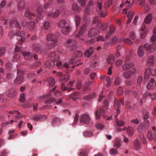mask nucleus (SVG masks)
Masks as SVG:
<instances>
[{
    "mask_svg": "<svg viewBox=\"0 0 156 156\" xmlns=\"http://www.w3.org/2000/svg\"><path fill=\"white\" fill-rule=\"evenodd\" d=\"M42 11V7L41 6H39L37 9V15L36 17L35 14L31 12L28 9L26 8L24 14L26 17L30 19H35L36 22L38 23V21L37 20V19H41L43 17V15L41 13Z\"/></svg>",
    "mask_w": 156,
    "mask_h": 156,
    "instance_id": "f257e3e1",
    "label": "nucleus"
},
{
    "mask_svg": "<svg viewBox=\"0 0 156 156\" xmlns=\"http://www.w3.org/2000/svg\"><path fill=\"white\" fill-rule=\"evenodd\" d=\"M47 39L48 41L51 42V43H48L47 44V47L49 49L53 47L57 43V37L54 34H49L47 36Z\"/></svg>",
    "mask_w": 156,
    "mask_h": 156,
    "instance_id": "f03ea898",
    "label": "nucleus"
},
{
    "mask_svg": "<svg viewBox=\"0 0 156 156\" xmlns=\"http://www.w3.org/2000/svg\"><path fill=\"white\" fill-rule=\"evenodd\" d=\"M65 45L67 47H69L72 51L76 50L77 47L76 42L75 39H68L65 43Z\"/></svg>",
    "mask_w": 156,
    "mask_h": 156,
    "instance_id": "7ed1b4c3",
    "label": "nucleus"
},
{
    "mask_svg": "<svg viewBox=\"0 0 156 156\" xmlns=\"http://www.w3.org/2000/svg\"><path fill=\"white\" fill-rule=\"evenodd\" d=\"M44 99H46V101L45 102V104H50L55 101L54 98H51V94L50 93L41 96L39 98V99L41 101H43Z\"/></svg>",
    "mask_w": 156,
    "mask_h": 156,
    "instance_id": "20e7f679",
    "label": "nucleus"
},
{
    "mask_svg": "<svg viewBox=\"0 0 156 156\" xmlns=\"http://www.w3.org/2000/svg\"><path fill=\"white\" fill-rule=\"evenodd\" d=\"M153 132L152 133L151 130H149L147 133V137L150 140H154L156 142V128L153 126L152 127Z\"/></svg>",
    "mask_w": 156,
    "mask_h": 156,
    "instance_id": "39448f33",
    "label": "nucleus"
},
{
    "mask_svg": "<svg viewBox=\"0 0 156 156\" xmlns=\"http://www.w3.org/2000/svg\"><path fill=\"white\" fill-rule=\"evenodd\" d=\"M144 48L149 53L154 51L156 49V44L154 43L150 44L148 43H145L143 46Z\"/></svg>",
    "mask_w": 156,
    "mask_h": 156,
    "instance_id": "423d86ee",
    "label": "nucleus"
},
{
    "mask_svg": "<svg viewBox=\"0 0 156 156\" xmlns=\"http://www.w3.org/2000/svg\"><path fill=\"white\" fill-rule=\"evenodd\" d=\"M136 71V69L135 68H133L131 70H126L123 73V76L126 79H129L135 73Z\"/></svg>",
    "mask_w": 156,
    "mask_h": 156,
    "instance_id": "0eeeda50",
    "label": "nucleus"
},
{
    "mask_svg": "<svg viewBox=\"0 0 156 156\" xmlns=\"http://www.w3.org/2000/svg\"><path fill=\"white\" fill-rule=\"evenodd\" d=\"M151 72L152 76H156V69H153L151 70V68H148L146 70L145 72L144 79H147L148 78Z\"/></svg>",
    "mask_w": 156,
    "mask_h": 156,
    "instance_id": "6e6552de",
    "label": "nucleus"
},
{
    "mask_svg": "<svg viewBox=\"0 0 156 156\" xmlns=\"http://www.w3.org/2000/svg\"><path fill=\"white\" fill-rule=\"evenodd\" d=\"M121 103L122 105H124V100L123 99H121L119 100L117 99H115L114 107L115 109H116V112L118 114L120 113V111L118 108L120 107Z\"/></svg>",
    "mask_w": 156,
    "mask_h": 156,
    "instance_id": "1a4fd4ad",
    "label": "nucleus"
},
{
    "mask_svg": "<svg viewBox=\"0 0 156 156\" xmlns=\"http://www.w3.org/2000/svg\"><path fill=\"white\" fill-rule=\"evenodd\" d=\"M90 120V118L88 114H83L80 117V121L81 123L84 122L85 124H88Z\"/></svg>",
    "mask_w": 156,
    "mask_h": 156,
    "instance_id": "9d476101",
    "label": "nucleus"
},
{
    "mask_svg": "<svg viewBox=\"0 0 156 156\" xmlns=\"http://www.w3.org/2000/svg\"><path fill=\"white\" fill-rule=\"evenodd\" d=\"M75 83V81H73L69 82V83L67 84V87H66L64 83H62L61 85V89L63 91L67 90L69 92L70 90H73L74 88H71V87L73 86V85Z\"/></svg>",
    "mask_w": 156,
    "mask_h": 156,
    "instance_id": "9b49d317",
    "label": "nucleus"
},
{
    "mask_svg": "<svg viewBox=\"0 0 156 156\" xmlns=\"http://www.w3.org/2000/svg\"><path fill=\"white\" fill-rule=\"evenodd\" d=\"M32 48L34 51L38 53L42 52L44 50L43 47L40 44L37 43L33 44Z\"/></svg>",
    "mask_w": 156,
    "mask_h": 156,
    "instance_id": "f8f14e48",
    "label": "nucleus"
},
{
    "mask_svg": "<svg viewBox=\"0 0 156 156\" xmlns=\"http://www.w3.org/2000/svg\"><path fill=\"white\" fill-rule=\"evenodd\" d=\"M16 35L20 37L18 41L20 44H21L25 41V38L24 37L25 34L23 32L17 31L16 33Z\"/></svg>",
    "mask_w": 156,
    "mask_h": 156,
    "instance_id": "ddd939ff",
    "label": "nucleus"
},
{
    "mask_svg": "<svg viewBox=\"0 0 156 156\" xmlns=\"http://www.w3.org/2000/svg\"><path fill=\"white\" fill-rule=\"evenodd\" d=\"M10 25L12 27H19L20 29L21 27L20 26V24L16 18H13L11 19L9 22Z\"/></svg>",
    "mask_w": 156,
    "mask_h": 156,
    "instance_id": "4468645a",
    "label": "nucleus"
},
{
    "mask_svg": "<svg viewBox=\"0 0 156 156\" xmlns=\"http://www.w3.org/2000/svg\"><path fill=\"white\" fill-rule=\"evenodd\" d=\"M99 31L95 28H92L90 29L88 33V36L90 37L95 36L99 34Z\"/></svg>",
    "mask_w": 156,
    "mask_h": 156,
    "instance_id": "2eb2a0df",
    "label": "nucleus"
},
{
    "mask_svg": "<svg viewBox=\"0 0 156 156\" xmlns=\"http://www.w3.org/2000/svg\"><path fill=\"white\" fill-rule=\"evenodd\" d=\"M46 116L42 114H38L35 115L33 117L29 118L30 120H34L36 121H39L42 120L46 119Z\"/></svg>",
    "mask_w": 156,
    "mask_h": 156,
    "instance_id": "dca6fc26",
    "label": "nucleus"
},
{
    "mask_svg": "<svg viewBox=\"0 0 156 156\" xmlns=\"http://www.w3.org/2000/svg\"><path fill=\"white\" fill-rule=\"evenodd\" d=\"M148 125H146L145 123H141L138 126L137 130L140 132H142L148 129Z\"/></svg>",
    "mask_w": 156,
    "mask_h": 156,
    "instance_id": "f3484780",
    "label": "nucleus"
},
{
    "mask_svg": "<svg viewBox=\"0 0 156 156\" xmlns=\"http://www.w3.org/2000/svg\"><path fill=\"white\" fill-rule=\"evenodd\" d=\"M108 25V23H106L105 24H103L101 22L98 23L97 27L102 31H105L107 29Z\"/></svg>",
    "mask_w": 156,
    "mask_h": 156,
    "instance_id": "a211bd4d",
    "label": "nucleus"
},
{
    "mask_svg": "<svg viewBox=\"0 0 156 156\" xmlns=\"http://www.w3.org/2000/svg\"><path fill=\"white\" fill-rule=\"evenodd\" d=\"M134 64L132 63H126L122 66V69L124 70H131L134 66Z\"/></svg>",
    "mask_w": 156,
    "mask_h": 156,
    "instance_id": "6ab92c4d",
    "label": "nucleus"
},
{
    "mask_svg": "<svg viewBox=\"0 0 156 156\" xmlns=\"http://www.w3.org/2000/svg\"><path fill=\"white\" fill-rule=\"evenodd\" d=\"M105 112V110L103 108L97 110L95 112V116L96 119H100L101 115H103Z\"/></svg>",
    "mask_w": 156,
    "mask_h": 156,
    "instance_id": "aec40b11",
    "label": "nucleus"
},
{
    "mask_svg": "<svg viewBox=\"0 0 156 156\" xmlns=\"http://www.w3.org/2000/svg\"><path fill=\"white\" fill-rule=\"evenodd\" d=\"M59 12V10L57 9L53 13L48 12L46 14L49 17H51L52 18H55L57 17L58 16Z\"/></svg>",
    "mask_w": 156,
    "mask_h": 156,
    "instance_id": "412c9836",
    "label": "nucleus"
},
{
    "mask_svg": "<svg viewBox=\"0 0 156 156\" xmlns=\"http://www.w3.org/2000/svg\"><path fill=\"white\" fill-rule=\"evenodd\" d=\"M22 54L26 60H30L32 58V56L29 52L23 51Z\"/></svg>",
    "mask_w": 156,
    "mask_h": 156,
    "instance_id": "4be33fe9",
    "label": "nucleus"
},
{
    "mask_svg": "<svg viewBox=\"0 0 156 156\" xmlns=\"http://www.w3.org/2000/svg\"><path fill=\"white\" fill-rule=\"evenodd\" d=\"M24 78L23 76L21 75L18 76L15 79L14 83L15 84H20L23 81Z\"/></svg>",
    "mask_w": 156,
    "mask_h": 156,
    "instance_id": "5701e85b",
    "label": "nucleus"
},
{
    "mask_svg": "<svg viewBox=\"0 0 156 156\" xmlns=\"http://www.w3.org/2000/svg\"><path fill=\"white\" fill-rule=\"evenodd\" d=\"M55 64V61L54 60H49L46 62L45 63V65L46 67L51 68Z\"/></svg>",
    "mask_w": 156,
    "mask_h": 156,
    "instance_id": "b1692460",
    "label": "nucleus"
},
{
    "mask_svg": "<svg viewBox=\"0 0 156 156\" xmlns=\"http://www.w3.org/2000/svg\"><path fill=\"white\" fill-rule=\"evenodd\" d=\"M113 143L114 147L116 148H119L122 144V141L117 138L114 140Z\"/></svg>",
    "mask_w": 156,
    "mask_h": 156,
    "instance_id": "393cba45",
    "label": "nucleus"
},
{
    "mask_svg": "<svg viewBox=\"0 0 156 156\" xmlns=\"http://www.w3.org/2000/svg\"><path fill=\"white\" fill-rule=\"evenodd\" d=\"M154 79L151 78L150 80V82L147 85V88L148 89L151 90L154 88Z\"/></svg>",
    "mask_w": 156,
    "mask_h": 156,
    "instance_id": "a878e982",
    "label": "nucleus"
},
{
    "mask_svg": "<svg viewBox=\"0 0 156 156\" xmlns=\"http://www.w3.org/2000/svg\"><path fill=\"white\" fill-rule=\"evenodd\" d=\"M134 12H132L130 11L128 12V14L127 17H128V19L126 22V24H129L131 22L133 18V17L134 15Z\"/></svg>",
    "mask_w": 156,
    "mask_h": 156,
    "instance_id": "bb28decb",
    "label": "nucleus"
},
{
    "mask_svg": "<svg viewBox=\"0 0 156 156\" xmlns=\"http://www.w3.org/2000/svg\"><path fill=\"white\" fill-rule=\"evenodd\" d=\"M86 26L85 24H84L81 27L80 31L78 34L76 36V37H78L82 35L84 33V31L86 30Z\"/></svg>",
    "mask_w": 156,
    "mask_h": 156,
    "instance_id": "cd10ccee",
    "label": "nucleus"
},
{
    "mask_svg": "<svg viewBox=\"0 0 156 156\" xmlns=\"http://www.w3.org/2000/svg\"><path fill=\"white\" fill-rule=\"evenodd\" d=\"M154 57L151 56L148 58L147 61V65L149 66H152L154 63Z\"/></svg>",
    "mask_w": 156,
    "mask_h": 156,
    "instance_id": "c85d7f7f",
    "label": "nucleus"
},
{
    "mask_svg": "<svg viewBox=\"0 0 156 156\" xmlns=\"http://www.w3.org/2000/svg\"><path fill=\"white\" fill-rule=\"evenodd\" d=\"M115 58L113 55H110L107 59L108 63L109 64H112L115 62Z\"/></svg>",
    "mask_w": 156,
    "mask_h": 156,
    "instance_id": "c756f323",
    "label": "nucleus"
},
{
    "mask_svg": "<svg viewBox=\"0 0 156 156\" xmlns=\"http://www.w3.org/2000/svg\"><path fill=\"white\" fill-rule=\"evenodd\" d=\"M66 24V20L62 19L57 23V25L58 27L62 28L65 27Z\"/></svg>",
    "mask_w": 156,
    "mask_h": 156,
    "instance_id": "7c9ffc66",
    "label": "nucleus"
},
{
    "mask_svg": "<svg viewBox=\"0 0 156 156\" xmlns=\"http://www.w3.org/2000/svg\"><path fill=\"white\" fill-rule=\"evenodd\" d=\"M126 132L128 135L131 136L133 134L134 129L132 127L129 126L127 127Z\"/></svg>",
    "mask_w": 156,
    "mask_h": 156,
    "instance_id": "2f4dec72",
    "label": "nucleus"
},
{
    "mask_svg": "<svg viewBox=\"0 0 156 156\" xmlns=\"http://www.w3.org/2000/svg\"><path fill=\"white\" fill-rule=\"evenodd\" d=\"M61 123V119L58 117H55L52 120V124L53 125L60 124Z\"/></svg>",
    "mask_w": 156,
    "mask_h": 156,
    "instance_id": "473e14b6",
    "label": "nucleus"
},
{
    "mask_svg": "<svg viewBox=\"0 0 156 156\" xmlns=\"http://www.w3.org/2000/svg\"><path fill=\"white\" fill-rule=\"evenodd\" d=\"M28 23L27 27L30 30H33L35 29L36 26V23L34 21L29 22Z\"/></svg>",
    "mask_w": 156,
    "mask_h": 156,
    "instance_id": "72a5a7b5",
    "label": "nucleus"
},
{
    "mask_svg": "<svg viewBox=\"0 0 156 156\" xmlns=\"http://www.w3.org/2000/svg\"><path fill=\"white\" fill-rule=\"evenodd\" d=\"M152 18V15L151 14H149L146 17L145 19L144 23L147 24L150 23L151 21Z\"/></svg>",
    "mask_w": 156,
    "mask_h": 156,
    "instance_id": "f704fd0d",
    "label": "nucleus"
},
{
    "mask_svg": "<svg viewBox=\"0 0 156 156\" xmlns=\"http://www.w3.org/2000/svg\"><path fill=\"white\" fill-rule=\"evenodd\" d=\"M101 80L105 79L107 82L106 86L107 87H110L111 84V81L110 78L108 76H101L100 78Z\"/></svg>",
    "mask_w": 156,
    "mask_h": 156,
    "instance_id": "c9c22d12",
    "label": "nucleus"
},
{
    "mask_svg": "<svg viewBox=\"0 0 156 156\" xmlns=\"http://www.w3.org/2000/svg\"><path fill=\"white\" fill-rule=\"evenodd\" d=\"M69 79V76L68 75H65L62 76L60 78V81L61 82V84L64 83V82L68 81Z\"/></svg>",
    "mask_w": 156,
    "mask_h": 156,
    "instance_id": "e433bc0d",
    "label": "nucleus"
},
{
    "mask_svg": "<svg viewBox=\"0 0 156 156\" xmlns=\"http://www.w3.org/2000/svg\"><path fill=\"white\" fill-rule=\"evenodd\" d=\"M94 49L92 47H90L85 52V55L87 57H89L93 53Z\"/></svg>",
    "mask_w": 156,
    "mask_h": 156,
    "instance_id": "4c0bfd02",
    "label": "nucleus"
},
{
    "mask_svg": "<svg viewBox=\"0 0 156 156\" xmlns=\"http://www.w3.org/2000/svg\"><path fill=\"white\" fill-rule=\"evenodd\" d=\"M93 83V82L89 81L85 83L84 84L83 88V92L86 91V90L88 89V87L91 84Z\"/></svg>",
    "mask_w": 156,
    "mask_h": 156,
    "instance_id": "58836bf2",
    "label": "nucleus"
},
{
    "mask_svg": "<svg viewBox=\"0 0 156 156\" xmlns=\"http://www.w3.org/2000/svg\"><path fill=\"white\" fill-rule=\"evenodd\" d=\"M137 54L139 57H142L144 54V51L142 45H141L138 50Z\"/></svg>",
    "mask_w": 156,
    "mask_h": 156,
    "instance_id": "ea45409f",
    "label": "nucleus"
},
{
    "mask_svg": "<svg viewBox=\"0 0 156 156\" xmlns=\"http://www.w3.org/2000/svg\"><path fill=\"white\" fill-rule=\"evenodd\" d=\"M79 93L77 92H75L70 95V97L72 98L73 101H76L78 99V96Z\"/></svg>",
    "mask_w": 156,
    "mask_h": 156,
    "instance_id": "a19ab883",
    "label": "nucleus"
},
{
    "mask_svg": "<svg viewBox=\"0 0 156 156\" xmlns=\"http://www.w3.org/2000/svg\"><path fill=\"white\" fill-rule=\"evenodd\" d=\"M119 41L120 42L123 41L124 43L129 44H131L133 43V41L130 40L129 38H120L119 39Z\"/></svg>",
    "mask_w": 156,
    "mask_h": 156,
    "instance_id": "79ce46f5",
    "label": "nucleus"
},
{
    "mask_svg": "<svg viewBox=\"0 0 156 156\" xmlns=\"http://www.w3.org/2000/svg\"><path fill=\"white\" fill-rule=\"evenodd\" d=\"M69 31V27L68 26H66V27H63L62 28V32L63 34L67 35Z\"/></svg>",
    "mask_w": 156,
    "mask_h": 156,
    "instance_id": "37998d69",
    "label": "nucleus"
},
{
    "mask_svg": "<svg viewBox=\"0 0 156 156\" xmlns=\"http://www.w3.org/2000/svg\"><path fill=\"white\" fill-rule=\"evenodd\" d=\"M140 141L138 139H136L134 142V146L136 150H138L140 147Z\"/></svg>",
    "mask_w": 156,
    "mask_h": 156,
    "instance_id": "c03bdc74",
    "label": "nucleus"
},
{
    "mask_svg": "<svg viewBox=\"0 0 156 156\" xmlns=\"http://www.w3.org/2000/svg\"><path fill=\"white\" fill-rule=\"evenodd\" d=\"M117 117V115H115V121L118 126H123L126 123L125 122L121 120H118V119H116Z\"/></svg>",
    "mask_w": 156,
    "mask_h": 156,
    "instance_id": "a18cd8bd",
    "label": "nucleus"
},
{
    "mask_svg": "<svg viewBox=\"0 0 156 156\" xmlns=\"http://www.w3.org/2000/svg\"><path fill=\"white\" fill-rule=\"evenodd\" d=\"M95 97V94H92L87 95L84 97L83 98L85 100H90L93 98Z\"/></svg>",
    "mask_w": 156,
    "mask_h": 156,
    "instance_id": "49530a36",
    "label": "nucleus"
},
{
    "mask_svg": "<svg viewBox=\"0 0 156 156\" xmlns=\"http://www.w3.org/2000/svg\"><path fill=\"white\" fill-rule=\"evenodd\" d=\"M48 82L50 86H53L55 83V79L51 77H50L48 79Z\"/></svg>",
    "mask_w": 156,
    "mask_h": 156,
    "instance_id": "de8ad7c7",
    "label": "nucleus"
},
{
    "mask_svg": "<svg viewBox=\"0 0 156 156\" xmlns=\"http://www.w3.org/2000/svg\"><path fill=\"white\" fill-rule=\"evenodd\" d=\"M72 9L73 11L76 12H78L80 9V8L78 5L75 3L72 5Z\"/></svg>",
    "mask_w": 156,
    "mask_h": 156,
    "instance_id": "09e8293b",
    "label": "nucleus"
},
{
    "mask_svg": "<svg viewBox=\"0 0 156 156\" xmlns=\"http://www.w3.org/2000/svg\"><path fill=\"white\" fill-rule=\"evenodd\" d=\"M25 4L23 1L20 2L18 4V7L20 10H21L24 9Z\"/></svg>",
    "mask_w": 156,
    "mask_h": 156,
    "instance_id": "8fccbe9b",
    "label": "nucleus"
},
{
    "mask_svg": "<svg viewBox=\"0 0 156 156\" xmlns=\"http://www.w3.org/2000/svg\"><path fill=\"white\" fill-rule=\"evenodd\" d=\"M133 3L131 5L129 4H128V6H126V8L125 9H124L122 11V13L123 14H126L127 11L128 10V9H129L132 6L133 4L135 2V1L134 0H132Z\"/></svg>",
    "mask_w": 156,
    "mask_h": 156,
    "instance_id": "3c124183",
    "label": "nucleus"
},
{
    "mask_svg": "<svg viewBox=\"0 0 156 156\" xmlns=\"http://www.w3.org/2000/svg\"><path fill=\"white\" fill-rule=\"evenodd\" d=\"M55 60V62H56V65L58 67H60L62 65V62L59 61V57H57L56 58H54V60Z\"/></svg>",
    "mask_w": 156,
    "mask_h": 156,
    "instance_id": "603ef678",
    "label": "nucleus"
},
{
    "mask_svg": "<svg viewBox=\"0 0 156 156\" xmlns=\"http://www.w3.org/2000/svg\"><path fill=\"white\" fill-rule=\"evenodd\" d=\"M117 41V37L115 36L110 40L108 42V44L110 45H113L115 44L116 43Z\"/></svg>",
    "mask_w": 156,
    "mask_h": 156,
    "instance_id": "864d4df0",
    "label": "nucleus"
},
{
    "mask_svg": "<svg viewBox=\"0 0 156 156\" xmlns=\"http://www.w3.org/2000/svg\"><path fill=\"white\" fill-rule=\"evenodd\" d=\"M75 22L76 27L79 26L81 22V19L80 17L78 16H76L75 17Z\"/></svg>",
    "mask_w": 156,
    "mask_h": 156,
    "instance_id": "5fc2aeb1",
    "label": "nucleus"
},
{
    "mask_svg": "<svg viewBox=\"0 0 156 156\" xmlns=\"http://www.w3.org/2000/svg\"><path fill=\"white\" fill-rule=\"evenodd\" d=\"M116 27L115 26L112 25H110L109 27V31L112 34L115 32Z\"/></svg>",
    "mask_w": 156,
    "mask_h": 156,
    "instance_id": "6e6d98bb",
    "label": "nucleus"
},
{
    "mask_svg": "<svg viewBox=\"0 0 156 156\" xmlns=\"http://www.w3.org/2000/svg\"><path fill=\"white\" fill-rule=\"evenodd\" d=\"M50 26V23L48 22H45L43 24V27L44 30H47L49 28Z\"/></svg>",
    "mask_w": 156,
    "mask_h": 156,
    "instance_id": "4d7b16f0",
    "label": "nucleus"
},
{
    "mask_svg": "<svg viewBox=\"0 0 156 156\" xmlns=\"http://www.w3.org/2000/svg\"><path fill=\"white\" fill-rule=\"evenodd\" d=\"M100 14V15L102 17H105V16L107 15V12L106 11H99L98 12Z\"/></svg>",
    "mask_w": 156,
    "mask_h": 156,
    "instance_id": "13d9d810",
    "label": "nucleus"
},
{
    "mask_svg": "<svg viewBox=\"0 0 156 156\" xmlns=\"http://www.w3.org/2000/svg\"><path fill=\"white\" fill-rule=\"evenodd\" d=\"M82 55V53L80 51H75L73 55L74 56L80 57Z\"/></svg>",
    "mask_w": 156,
    "mask_h": 156,
    "instance_id": "bf43d9fd",
    "label": "nucleus"
},
{
    "mask_svg": "<svg viewBox=\"0 0 156 156\" xmlns=\"http://www.w3.org/2000/svg\"><path fill=\"white\" fill-rule=\"evenodd\" d=\"M83 135L85 137H91L93 135V133L90 132H85L83 133Z\"/></svg>",
    "mask_w": 156,
    "mask_h": 156,
    "instance_id": "052dcab7",
    "label": "nucleus"
},
{
    "mask_svg": "<svg viewBox=\"0 0 156 156\" xmlns=\"http://www.w3.org/2000/svg\"><path fill=\"white\" fill-rule=\"evenodd\" d=\"M149 112L145 111L143 112V117L144 119H147L149 117Z\"/></svg>",
    "mask_w": 156,
    "mask_h": 156,
    "instance_id": "680f3d73",
    "label": "nucleus"
},
{
    "mask_svg": "<svg viewBox=\"0 0 156 156\" xmlns=\"http://www.w3.org/2000/svg\"><path fill=\"white\" fill-rule=\"evenodd\" d=\"M148 95L153 100L156 99V93H148Z\"/></svg>",
    "mask_w": 156,
    "mask_h": 156,
    "instance_id": "e2e57ef3",
    "label": "nucleus"
},
{
    "mask_svg": "<svg viewBox=\"0 0 156 156\" xmlns=\"http://www.w3.org/2000/svg\"><path fill=\"white\" fill-rule=\"evenodd\" d=\"M12 67V65L10 62H7L5 65V69L7 70H10L11 69Z\"/></svg>",
    "mask_w": 156,
    "mask_h": 156,
    "instance_id": "0e129e2a",
    "label": "nucleus"
},
{
    "mask_svg": "<svg viewBox=\"0 0 156 156\" xmlns=\"http://www.w3.org/2000/svg\"><path fill=\"white\" fill-rule=\"evenodd\" d=\"M110 153L112 155H115L118 154L117 151L115 148H112L110 150Z\"/></svg>",
    "mask_w": 156,
    "mask_h": 156,
    "instance_id": "69168bd1",
    "label": "nucleus"
},
{
    "mask_svg": "<svg viewBox=\"0 0 156 156\" xmlns=\"http://www.w3.org/2000/svg\"><path fill=\"white\" fill-rule=\"evenodd\" d=\"M78 61V59L76 58H73L71 59L69 61V63L71 64H76Z\"/></svg>",
    "mask_w": 156,
    "mask_h": 156,
    "instance_id": "338daca9",
    "label": "nucleus"
},
{
    "mask_svg": "<svg viewBox=\"0 0 156 156\" xmlns=\"http://www.w3.org/2000/svg\"><path fill=\"white\" fill-rule=\"evenodd\" d=\"M78 118V115L77 114H76L74 117V122L72 124L73 126H75L76 124L77 123V122Z\"/></svg>",
    "mask_w": 156,
    "mask_h": 156,
    "instance_id": "774afa93",
    "label": "nucleus"
}]
</instances>
